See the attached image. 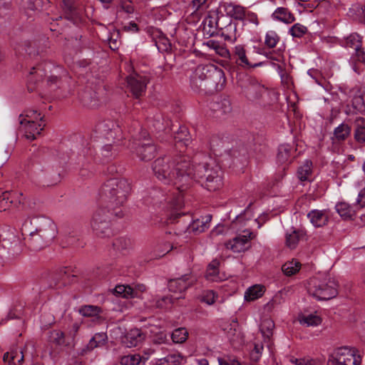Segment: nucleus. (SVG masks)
Wrapping results in <instances>:
<instances>
[{
  "label": "nucleus",
  "instance_id": "obj_1",
  "mask_svg": "<svg viewBox=\"0 0 365 365\" xmlns=\"http://www.w3.org/2000/svg\"><path fill=\"white\" fill-rule=\"evenodd\" d=\"M156 178L165 184H173L175 190L165 197L162 191L154 190L152 192L153 205L162 207L170 212L167 223H175L185 215L179 210L184 205L182 192L187 188L192 180L201 182L209 191H215L222 185V171L219 166L209 167L207 162L190 164L189 157L165 155L157 158L153 164Z\"/></svg>",
  "mask_w": 365,
  "mask_h": 365
},
{
  "label": "nucleus",
  "instance_id": "obj_2",
  "mask_svg": "<svg viewBox=\"0 0 365 365\" xmlns=\"http://www.w3.org/2000/svg\"><path fill=\"white\" fill-rule=\"evenodd\" d=\"M130 191V183L126 179L110 178L103 184L99 195L108 204L109 209L113 210L116 218H122L123 212L120 207L127 201Z\"/></svg>",
  "mask_w": 365,
  "mask_h": 365
},
{
  "label": "nucleus",
  "instance_id": "obj_3",
  "mask_svg": "<svg viewBox=\"0 0 365 365\" xmlns=\"http://www.w3.org/2000/svg\"><path fill=\"white\" fill-rule=\"evenodd\" d=\"M58 233L54 222L47 217L39 220L38 226L24 237V243L31 251L37 252L48 246Z\"/></svg>",
  "mask_w": 365,
  "mask_h": 365
},
{
  "label": "nucleus",
  "instance_id": "obj_4",
  "mask_svg": "<svg viewBox=\"0 0 365 365\" xmlns=\"http://www.w3.org/2000/svg\"><path fill=\"white\" fill-rule=\"evenodd\" d=\"M307 292L319 301L329 300L337 296L338 284L327 275L313 277L308 281Z\"/></svg>",
  "mask_w": 365,
  "mask_h": 365
},
{
  "label": "nucleus",
  "instance_id": "obj_5",
  "mask_svg": "<svg viewBox=\"0 0 365 365\" xmlns=\"http://www.w3.org/2000/svg\"><path fill=\"white\" fill-rule=\"evenodd\" d=\"M133 141L130 144L133 153L142 161H150L153 159L157 153L156 145L148 139L149 133L142 128L138 133L132 134Z\"/></svg>",
  "mask_w": 365,
  "mask_h": 365
},
{
  "label": "nucleus",
  "instance_id": "obj_6",
  "mask_svg": "<svg viewBox=\"0 0 365 365\" xmlns=\"http://www.w3.org/2000/svg\"><path fill=\"white\" fill-rule=\"evenodd\" d=\"M53 66L49 63H41L31 68L27 77L28 89L32 92L35 91L36 86L42 82L45 77H47V85L51 88L59 87L60 79L54 75L47 76L48 73L51 71Z\"/></svg>",
  "mask_w": 365,
  "mask_h": 365
},
{
  "label": "nucleus",
  "instance_id": "obj_7",
  "mask_svg": "<svg viewBox=\"0 0 365 365\" xmlns=\"http://www.w3.org/2000/svg\"><path fill=\"white\" fill-rule=\"evenodd\" d=\"M114 217H116L113 210L104 207H98L93 213L91 221V226L95 235L102 238L110 237L113 233L111 222Z\"/></svg>",
  "mask_w": 365,
  "mask_h": 365
},
{
  "label": "nucleus",
  "instance_id": "obj_8",
  "mask_svg": "<svg viewBox=\"0 0 365 365\" xmlns=\"http://www.w3.org/2000/svg\"><path fill=\"white\" fill-rule=\"evenodd\" d=\"M21 247L19 238L11 229L0 230V263L10 260L19 255Z\"/></svg>",
  "mask_w": 365,
  "mask_h": 365
},
{
  "label": "nucleus",
  "instance_id": "obj_9",
  "mask_svg": "<svg viewBox=\"0 0 365 365\" xmlns=\"http://www.w3.org/2000/svg\"><path fill=\"white\" fill-rule=\"evenodd\" d=\"M361 358L354 348L342 346L336 349L329 359L327 365H360Z\"/></svg>",
  "mask_w": 365,
  "mask_h": 365
},
{
  "label": "nucleus",
  "instance_id": "obj_10",
  "mask_svg": "<svg viewBox=\"0 0 365 365\" xmlns=\"http://www.w3.org/2000/svg\"><path fill=\"white\" fill-rule=\"evenodd\" d=\"M208 77V80L205 83L201 91L212 93L223 89L226 83V78L224 71L221 68L213 65Z\"/></svg>",
  "mask_w": 365,
  "mask_h": 365
},
{
  "label": "nucleus",
  "instance_id": "obj_11",
  "mask_svg": "<svg viewBox=\"0 0 365 365\" xmlns=\"http://www.w3.org/2000/svg\"><path fill=\"white\" fill-rule=\"evenodd\" d=\"M127 88L135 98L145 95L149 78L145 76L133 73L126 78Z\"/></svg>",
  "mask_w": 365,
  "mask_h": 365
},
{
  "label": "nucleus",
  "instance_id": "obj_12",
  "mask_svg": "<svg viewBox=\"0 0 365 365\" xmlns=\"http://www.w3.org/2000/svg\"><path fill=\"white\" fill-rule=\"evenodd\" d=\"M213 64L199 65L190 76V85L192 88L201 92L204 84L208 80Z\"/></svg>",
  "mask_w": 365,
  "mask_h": 365
},
{
  "label": "nucleus",
  "instance_id": "obj_13",
  "mask_svg": "<svg viewBox=\"0 0 365 365\" xmlns=\"http://www.w3.org/2000/svg\"><path fill=\"white\" fill-rule=\"evenodd\" d=\"M225 17L222 16L218 17L216 21V27L218 29L217 34L223 37L225 41L234 43L237 40V24L229 19L228 23L225 24Z\"/></svg>",
  "mask_w": 365,
  "mask_h": 365
},
{
  "label": "nucleus",
  "instance_id": "obj_14",
  "mask_svg": "<svg viewBox=\"0 0 365 365\" xmlns=\"http://www.w3.org/2000/svg\"><path fill=\"white\" fill-rule=\"evenodd\" d=\"M195 278L191 274H186L180 277L170 279L168 284L170 292L179 294V296L184 297L182 293L193 284Z\"/></svg>",
  "mask_w": 365,
  "mask_h": 365
},
{
  "label": "nucleus",
  "instance_id": "obj_15",
  "mask_svg": "<svg viewBox=\"0 0 365 365\" xmlns=\"http://www.w3.org/2000/svg\"><path fill=\"white\" fill-rule=\"evenodd\" d=\"M96 129L108 140L118 139L121 134L120 127L111 120H106L98 123Z\"/></svg>",
  "mask_w": 365,
  "mask_h": 365
},
{
  "label": "nucleus",
  "instance_id": "obj_16",
  "mask_svg": "<svg viewBox=\"0 0 365 365\" xmlns=\"http://www.w3.org/2000/svg\"><path fill=\"white\" fill-rule=\"evenodd\" d=\"M65 18L75 25H79L83 21L82 9L73 5V0H63Z\"/></svg>",
  "mask_w": 365,
  "mask_h": 365
},
{
  "label": "nucleus",
  "instance_id": "obj_17",
  "mask_svg": "<svg viewBox=\"0 0 365 365\" xmlns=\"http://www.w3.org/2000/svg\"><path fill=\"white\" fill-rule=\"evenodd\" d=\"M246 81L248 83L247 86L241 85L240 86L244 88V92L247 98L250 100H257L261 98L267 92L266 88L256 81L247 78Z\"/></svg>",
  "mask_w": 365,
  "mask_h": 365
},
{
  "label": "nucleus",
  "instance_id": "obj_18",
  "mask_svg": "<svg viewBox=\"0 0 365 365\" xmlns=\"http://www.w3.org/2000/svg\"><path fill=\"white\" fill-rule=\"evenodd\" d=\"M210 108L216 117H220L232 111V104L228 98L220 96L210 103Z\"/></svg>",
  "mask_w": 365,
  "mask_h": 365
},
{
  "label": "nucleus",
  "instance_id": "obj_19",
  "mask_svg": "<svg viewBox=\"0 0 365 365\" xmlns=\"http://www.w3.org/2000/svg\"><path fill=\"white\" fill-rule=\"evenodd\" d=\"M78 98L83 106L90 108H96L100 103L98 93L90 87H86L81 91Z\"/></svg>",
  "mask_w": 365,
  "mask_h": 365
},
{
  "label": "nucleus",
  "instance_id": "obj_20",
  "mask_svg": "<svg viewBox=\"0 0 365 365\" xmlns=\"http://www.w3.org/2000/svg\"><path fill=\"white\" fill-rule=\"evenodd\" d=\"M251 232L248 236L238 235L225 243V246L227 250H232L233 252H241L245 251L250 247V239Z\"/></svg>",
  "mask_w": 365,
  "mask_h": 365
},
{
  "label": "nucleus",
  "instance_id": "obj_21",
  "mask_svg": "<svg viewBox=\"0 0 365 365\" xmlns=\"http://www.w3.org/2000/svg\"><path fill=\"white\" fill-rule=\"evenodd\" d=\"M234 58L237 65L242 68H256L262 66L263 62H259L255 64L251 63L246 55V50L243 45H237L233 50Z\"/></svg>",
  "mask_w": 365,
  "mask_h": 365
},
{
  "label": "nucleus",
  "instance_id": "obj_22",
  "mask_svg": "<svg viewBox=\"0 0 365 365\" xmlns=\"http://www.w3.org/2000/svg\"><path fill=\"white\" fill-rule=\"evenodd\" d=\"M226 15L237 21H245L246 9L244 6L232 2H224L222 6Z\"/></svg>",
  "mask_w": 365,
  "mask_h": 365
},
{
  "label": "nucleus",
  "instance_id": "obj_23",
  "mask_svg": "<svg viewBox=\"0 0 365 365\" xmlns=\"http://www.w3.org/2000/svg\"><path fill=\"white\" fill-rule=\"evenodd\" d=\"M145 336L139 329H130L122 339V342L127 347H135L140 344L145 340Z\"/></svg>",
  "mask_w": 365,
  "mask_h": 365
},
{
  "label": "nucleus",
  "instance_id": "obj_24",
  "mask_svg": "<svg viewBox=\"0 0 365 365\" xmlns=\"http://www.w3.org/2000/svg\"><path fill=\"white\" fill-rule=\"evenodd\" d=\"M307 216L315 227H324L329 222V216L326 210H312L308 212Z\"/></svg>",
  "mask_w": 365,
  "mask_h": 365
},
{
  "label": "nucleus",
  "instance_id": "obj_25",
  "mask_svg": "<svg viewBox=\"0 0 365 365\" xmlns=\"http://www.w3.org/2000/svg\"><path fill=\"white\" fill-rule=\"evenodd\" d=\"M211 219L212 216L207 215L201 218L192 220L187 227L188 232L195 235L204 232L209 227Z\"/></svg>",
  "mask_w": 365,
  "mask_h": 365
},
{
  "label": "nucleus",
  "instance_id": "obj_26",
  "mask_svg": "<svg viewBox=\"0 0 365 365\" xmlns=\"http://www.w3.org/2000/svg\"><path fill=\"white\" fill-rule=\"evenodd\" d=\"M45 125L43 122L31 121L25 123L22 126H24L26 138L30 140H34L37 135L41 134Z\"/></svg>",
  "mask_w": 365,
  "mask_h": 365
},
{
  "label": "nucleus",
  "instance_id": "obj_27",
  "mask_svg": "<svg viewBox=\"0 0 365 365\" xmlns=\"http://www.w3.org/2000/svg\"><path fill=\"white\" fill-rule=\"evenodd\" d=\"M296 149L289 144H282L278 148L277 155V162L280 164H289L292 162V155Z\"/></svg>",
  "mask_w": 365,
  "mask_h": 365
},
{
  "label": "nucleus",
  "instance_id": "obj_28",
  "mask_svg": "<svg viewBox=\"0 0 365 365\" xmlns=\"http://www.w3.org/2000/svg\"><path fill=\"white\" fill-rule=\"evenodd\" d=\"M220 262L217 259H212L207 265L205 277L212 282H220L225 279V277L221 275L219 272Z\"/></svg>",
  "mask_w": 365,
  "mask_h": 365
},
{
  "label": "nucleus",
  "instance_id": "obj_29",
  "mask_svg": "<svg viewBox=\"0 0 365 365\" xmlns=\"http://www.w3.org/2000/svg\"><path fill=\"white\" fill-rule=\"evenodd\" d=\"M351 131V127L348 124L342 123L334 128L331 139L334 143H340L350 136Z\"/></svg>",
  "mask_w": 365,
  "mask_h": 365
},
{
  "label": "nucleus",
  "instance_id": "obj_30",
  "mask_svg": "<svg viewBox=\"0 0 365 365\" xmlns=\"http://www.w3.org/2000/svg\"><path fill=\"white\" fill-rule=\"evenodd\" d=\"M272 17L274 20H277L285 24H291L294 21V16L284 7H278L272 14Z\"/></svg>",
  "mask_w": 365,
  "mask_h": 365
},
{
  "label": "nucleus",
  "instance_id": "obj_31",
  "mask_svg": "<svg viewBox=\"0 0 365 365\" xmlns=\"http://www.w3.org/2000/svg\"><path fill=\"white\" fill-rule=\"evenodd\" d=\"M346 113L350 114H364L365 113V103L362 96H356L352 98L351 107L347 106Z\"/></svg>",
  "mask_w": 365,
  "mask_h": 365
},
{
  "label": "nucleus",
  "instance_id": "obj_32",
  "mask_svg": "<svg viewBox=\"0 0 365 365\" xmlns=\"http://www.w3.org/2000/svg\"><path fill=\"white\" fill-rule=\"evenodd\" d=\"M174 133V140L176 143L182 144L187 147L190 141V134L188 128L185 125L179 126L178 129Z\"/></svg>",
  "mask_w": 365,
  "mask_h": 365
},
{
  "label": "nucleus",
  "instance_id": "obj_33",
  "mask_svg": "<svg viewBox=\"0 0 365 365\" xmlns=\"http://www.w3.org/2000/svg\"><path fill=\"white\" fill-rule=\"evenodd\" d=\"M354 123V137L355 140L358 143H365V119L362 117L356 118Z\"/></svg>",
  "mask_w": 365,
  "mask_h": 365
},
{
  "label": "nucleus",
  "instance_id": "obj_34",
  "mask_svg": "<svg viewBox=\"0 0 365 365\" xmlns=\"http://www.w3.org/2000/svg\"><path fill=\"white\" fill-rule=\"evenodd\" d=\"M312 162L310 160H306L303 165L297 169V177L300 181H309L312 175Z\"/></svg>",
  "mask_w": 365,
  "mask_h": 365
},
{
  "label": "nucleus",
  "instance_id": "obj_35",
  "mask_svg": "<svg viewBox=\"0 0 365 365\" xmlns=\"http://www.w3.org/2000/svg\"><path fill=\"white\" fill-rule=\"evenodd\" d=\"M44 116H41V113H38L36 110L29 109L24 111L23 114L19 116V123L23 125L25 123L31 121L43 122Z\"/></svg>",
  "mask_w": 365,
  "mask_h": 365
},
{
  "label": "nucleus",
  "instance_id": "obj_36",
  "mask_svg": "<svg viewBox=\"0 0 365 365\" xmlns=\"http://www.w3.org/2000/svg\"><path fill=\"white\" fill-rule=\"evenodd\" d=\"M274 323L270 319H264L260 324V331L264 337V341L269 343L273 335Z\"/></svg>",
  "mask_w": 365,
  "mask_h": 365
},
{
  "label": "nucleus",
  "instance_id": "obj_37",
  "mask_svg": "<svg viewBox=\"0 0 365 365\" xmlns=\"http://www.w3.org/2000/svg\"><path fill=\"white\" fill-rule=\"evenodd\" d=\"M336 211L345 220L352 219L355 215V210L346 202H338L335 206Z\"/></svg>",
  "mask_w": 365,
  "mask_h": 365
},
{
  "label": "nucleus",
  "instance_id": "obj_38",
  "mask_svg": "<svg viewBox=\"0 0 365 365\" xmlns=\"http://www.w3.org/2000/svg\"><path fill=\"white\" fill-rule=\"evenodd\" d=\"M67 269V267H63L58 271L53 279L55 280L54 284H51V287L60 289L70 282V275L68 274Z\"/></svg>",
  "mask_w": 365,
  "mask_h": 365
},
{
  "label": "nucleus",
  "instance_id": "obj_39",
  "mask_svg": "<svg viewBox=\"0 0 365 365\" xmlns=\"http://www.w3.org/2000/svg\"><path fill=\"white\" fill-rule=\"evenodd\" d=\"M169 123V120H165L162 115H157L154 117L153 120L152 125L157 132L165 131V133H168L170 130L173 131V128H168Z\"/></svg>",
  "mask_w": 365,
  "mask_h": 365
},
{
  "label": "nucleus",
  "instance_id": "obj_40",
  "mask_svg": "<svg viewBox=\"0 0 365 365\" xmlns=\"http://www.w3.org/2000/svg\"><path fill=\"white\" fill-rule=\"evenodd\" d=\"M182 356L178 354H169L163 358L157 359L155 365H180Z\"/></svg>",
  "mask_w": 365,
  "mask_h": 365
},
{
  "label": "nucleus",
  "instance_id": "obj_41",
  "mask_svg": "<svg viewBox=\"0 0 365 365\" xmlns=\"http://www.w3.org/2000/svg\"><path fill=\"white\" fill-rule=\"evenodd\" d=\"M264 294V287L259 285L252 286L245 293V299L247 302L254 301L261 297Z\"/></svg>",
  "mask_w": 365,
  "mask_h": 365
},
{
  "label": "nucleus",
  "instance_id": "obj_42",
  "mask_svg": "<svg viewBox=\"0 0 365 365\" xmlns=\"http://www.w3.org/2000/svg\"><path fill=\"white\" fill-rule=\"evenodd\" d=\"M182 296H172L167 295L158 298L155 301V307L159 309H168L178 299H182Z\"/></svg>",
  "mask_w": 365,
  "mask_h": 365
},
{
  "label": "nucleus",
  "instance_id": "obj_43",
  "mask_svg": "<svg viewBox=\"0 0 365 365\" xmlns=\"http://www.w3.org/2000/svg\"><path fill=\"white\" fill-rule=\"evenodd\" d=\"M344 45L347 48H351L354 51L362 46L361 37L356 33L351 34L344 39Z\"/></svg>",
  "mask_w": 365,
  "mask_h": 365
},
{
  "label": "nucleus",
  "instance_id": "obj_44",
  "mask_svg": "<svg viewBox=\"0 0 365 365\" xmlns=\"http://www.w3.org/2000/svg\"><path fill=\"white\" fill-rule=\"evenodd\" d=\"M61 180V174L53 171H47L42 177L41 182L44 186H51L57 184Z\"/></svg>",
  "mask_w": 365,
  "mask_h": 365
},
{
  "label": "nucleus",
  "instance_id": "obj_45",
  "mask_svg": "<svg viewBox=\"0 0 365 365\" xmlns=\"http://www.w3.org/2000/svg\"><path fill=\"white\" fill-rule=\"evenodd\" d=\"M301 264L297 260L287 262L282 267V270L287 276H292L300 269Z\"/></svg>",
  "mask_w": 365,
  "mask_h": 365
},
{
  "label": "nucleus",
  "instance_id": "obj_46",
  "mask_svg": "<svg viewBox=\"0 0 365 365\" xmlns=\"http://www.w3.org/2000/svg\"><path fill=\"white\" fill-rule=\"evenodd\" d=\"M131 245L130 239L120 237L115 239L113 242V247L116 251L124 253Z\"/></svg>",
  "mask_w": 365,
  "mask_h": 365
},
{
  "label": "nucleus",
  "instance_id": "obj_47",
  "mask_svg": "<svg viewBox=\"0 0 365 365\" xmlns=\"http://www.w3.org/2000/svg\"><path fill=\"white\" fill-rule=\"evenodd\" d=\"M24 49L26 53L31 57H38L40 56V58H43L44 57L43 51H39L36 49V43L31 41H24L23 43Z\"/></svg>",
  "mask_w": 365,
  "mask_h": 365
},
{
  "label": "nucleus",
  "instance_id": "obj_48",
  "mask_svg": "<svg viewBox=\"0 0 365 365\" xmlns=\"http://www.w3.org/2000/svg\"><path fill=\"white\" fill-rule=\"evenodd\" d=\"M142 361V356L138 354L121 356L119 362L121 365H138Z\"/></svg>",
  "mask_w": 365,
  "mask_h": 365
},
{
  "label": "nucleus",
  "instance_id": "obj_49",
  "mask_svg": "<svg viewBox=\"0 0 365 365\" xmlns=\"http://www.w3.org/2000/svg\"><path fill=\"white\" fill-rule=\"evenodd\" d=\"M299 322L302 325L307 327H316L322 323V319L320 317L315 314H308L307 316H302L299 319Z\"/></svg>",
  "mask_w": 365,
  "mask_h": 365
},
{
  "label": "nucleus",
  "instance_id": "obj_50",
  "mask_svg": "<svg viewBox=\"0 0 365 365\" xmlns=\"http://www.w3.org/2000/svg\"><path fill=\"white\" fill-rule=\"evenodd\" d=\"M187 336L188 332L187 329L183 327L175 329L171 334V339L175 344H181L185 341Z\"/></svg>",
  "mask_w": 365,
  "mask_h": 365
},
{
  "label": "nucleus",
  "instance_id": "obj_51",
  "mask_svg": "<svg viewBox=\"0 0 365 365\" xmlns=\"http://www.w3.org/2000/svg\"><path fill=\"white\" fill-rule=\"evenodd\" d=\"M279 41L280 37L274 31H269L267 32L264 38V44L267 48H274Z\"/></svg>",
  "mask_w": 365,
  "mask_h": 365
},
{
  "label": "nucleus",
  "instance_id": "obj_52",
  "mask_svg": "<svg viewBox=\"0 0 365 365\" xmlns=\"http://www.w3.org/2000/svg\"><path fill=\"white\" fill-rule=\"evenodd\" d=\"M303 236L302 232L294 230L292 233L287 234L286 236L287 245L291 249L296 247L299 239Z\"/></svg>",
  "mask_w": 365,
  "mask_h": 365
},
{
  "label": "nucleus",
  "instance_id": "obj_53",
  "mask_svg": "<svg viewBox=\"0 0 365 365\" xmlns=\"http://www.w3.org/2000/svg\"><path fill=\"white\" fill-rule=\"evenodd\" d=\"M100 312L101 308L93 305H84L79 309V313L84 317H95Z\"/></svg>",
  "mask_w": 365,
  "mask_h": 365
},
{
  "label": "nucleus",
  "instance_id": "obj_54",
  "mask_svg": "<svg viewBox=\"0 0 365 365\" xmlns=\"http://www.w3.org/2000/svg\"><path fill=\"white\" fill-rule=\"evenodd\" d=\"M308 29L304 25H302L299 23L294 24L289 29V34L296 38L302 37L307 32Z\"/></svg>",
  "mask_w": 365,
  "mask_h": 365
},
{
  "label": "nucleus",
  "instance_id": "obj_55",
  "mask_svg": "<svg viewBox=\"0 0 365 365\" xmlns=\"http://www.w3.org/2000/svg\"><path fill=\"white\" fill-rule=\"evenodd\" d=\"M227 337L230 342L235 344H241L243 341L242 334L240 330H237L235 329H230V331H227Z\"/></svg>",
  "mask_w": 365,
  "mask_h": 365
},
{
  "label": "nucleus",
  "instance_id": "obj_56",
  "mask_svg": "<svg viewBox=\"0 0 365 365\" xmlns=\"http://www.w3.org/2000/svg\"><path fill=\"white\" fill-rule=\"evenodd\" d=\"M218 295L212 290L205 291L201 297V302L208 305H212L215 302Z\"/></svg>",
  "mask_w": 365,
  "mask_h": 365
},
{
  "label": "nucleus",
  "instance_id": "obj_57",
  "mask_svg": "<svg viewBox=\"0 0 365 365\" xmlns=\"http://www.w3.org/2000/svg\"><path fill=\"white\" fill-rule=\"evenodd\" d=\"M290 361L295 365H314L316 361L309 357L295 358L292 356Z\"/></svg>",
  "mask_w": 365,
  "mask_h": 365
},
{
  "label": "nucleus",
  "instance_id": "obj_58",
  "mask_svg": "<svg viewBox=\"0 0 365 365\" xmlns=\"http://www.w3.org/2000/svg\"><path fill=\"white\" fill-rule=\"evenodd\" d=\"M51 334L52 341L54 344L58 346H61L65 344V334L63 331H54Z\"/></svg>",
  "mask_w": 365,
  "mask_h": 365
},
{
  "label": "nucleus",
  "instance_id": "obj_59",
  "mask_svg": "<svg viewBox=\"0 0 365 365\" xmlns=\"http://www.w3.org/2000/svg\"><path fill=\"white\" fill-rule=\"evenodd\" d=\"M48 3V0H30L29 8L31 10L39 11L43 9L44 4Z\"/></svg>",
  "mask_w": 365,
  "mask_h": 365
},
{
  "label": "nucleus",
  "instance_id": "obj_60",
  "mask_svg": "<svg viewBox=\"0 0 365 365\" xmlns=\"http://www.w3.org/2000/svg\"><path fill=\"white\" fill-rule=\"evenodd\" d=\"M230 152L231 155L235 158L246 157L248 154L247 148L245 145H241L239 148H232Z\"/></svg>",
  "mask_w": 365,
  "mask_h": 365
},
{
  "label": "nucleus",
  "instance_id": "obj_61",
  "mask_svg": "<svg viewBox=\"0 0 365 365\" xmlns=\"http://www.w3.org/2000/svg\"><path fill=\"white\" fill-rule=\"evenodd\" d=\"M24 360V354L22 351L19 353L17 351H14L13 356H11L9 359V365H21Z\"/></svg>",
  "mask_w": 365,
  "mask_h": 365
},
{
  "label": "nucleus",
  "instance_id": "obj_62",
  "mask_svg": "<svg viewBox=\"0 0 365 365\" xmlns=\"http://www.w3.org/2000/svg\"><path fill=\"white\" fill-rule=\"evenodd\" d=\"M352 58L354 61L365 63V51H364L362 46L352 53Z\"/></svg>",
  "mask_w": 365,
  "mask_h": 365
},
{
  "label": "nucleus",
  "instance_id": "obj_63",
  "mask_svg": "<svg viewBox=\"0 0 365 365\" xmlns=\"http://www.w3.org/2000/svg\"><path fill=\"white\" fill-rule=\"evenodd\" d=\"M120 7L127 14H133L134 12V7L132 2L128 0H121Z\"/></svg>",
  "mask_w": 365,
  "mask_h": 365
},
{
  "label": "nucleus",
  "instance_id": "obj_64",
  "mask_svg": "<svg viewBox=\"0 0 365 365\" xmlns=\"http://www.w3.org/2000/svg\"><path fill=\"white\" fill-rule=\"evenodd\" d=\"M219 365H242V364L235 359H218Z\"/></svg>",
  "mask_w": 365,
  "mask_h": 365
}]
</instances>
